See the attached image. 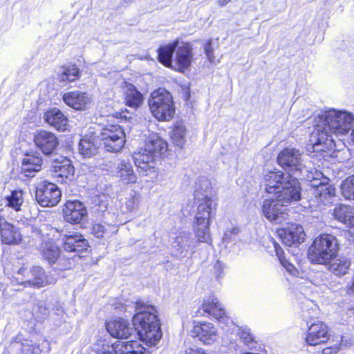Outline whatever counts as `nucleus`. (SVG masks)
I'll return each mask as SVG.
<instances>
[{"mask_svg":"<svg viewBox=\"0 0 354 354\" xmlns=\"http://www.w3.org/2000/svg\"><path fill=\"white\" fill-rule=\"evenodd\" d=\"M61 246L67 253L77 254L87 252L90 248L88 241L79 232H68L62 235Z\"/></svg>","mask_w":354,"mask_h":354,"instance_id":"nucleus-16","label":"nucleus"},{"mask_svg":"<svg viewBox=\"0 0 354 354\" xmlns=\"http://www.w3.org/2000/svg\"><path fill=\"white\" fill-rule=\"evenodd\" d=\"M112 116L120 122H129L132 118L129 111L126 108L122 109L119 111L113 113Z\"/></svg>","mask_w":354,"mask_h":354,"instance_id":"nucleus-42","label":"nucleus"},{"mask_svg":"<svg viewBox=\"0 0 354 354\" xmlns=\"http://www.w3.org/2000/svg\"><path fill=\"white\" fill-rule=\"evenodd\" d=\"M179 44L180 40L176 39L169 44L160 46L156 50L158 62L165 67L172 69L173 55Z\"/></svg>","mask_w":354,"mask_h":354,"instance_id":"nucleus-29","label":"nucleus"},{"mask_svg":"<svg viewBox=\"0 0 354 354\" xmlns=\"http://www.w3.org/2000/svg\"><path fill=\"white\" fill-rule=\"evenodd\" d=\"M185 354H207L203 348H188L185 350Z\"/></svg>","mask_w":354,"mask_h":354,"instance_id":"nucleus-50","label":"nucleus"},{"mask_svg":"<svg viewBox=\"0 0 354 354\" xmlns=\"http://www.w3.org/2000/svg\"><path fill=\"white\" fill-rule=\"evenodd\" d=\"M41 254L44 260L51 266L56 264V269L64 271L74 266L73 258L62 255L61 248L53 241H45L41 248Z\"/></svg>","mask_w":354,"mask_h":354,"instance_id":"nucleus-10","label":"nucleus"},{"mask_svg":"<svg viewBox=\"0 0 354 354\" xmlns=\"http://www.w3.org/2000/svg\"><path fill=\"white\" fill-rule=\"evenodd\" d=\"M239 337L241 339V341L245 344H249L254 342V338L252 335L250 333L245 330H242L240 332Z\"/></svg>","mask_w":354,"mask_h":354,"instance_id":"nucleus-45","label":"nucleus"},{"mask_svg":"<svg viewBox=\"0 0 354 354\" xmlns=\"http://www.w3.org/2000/svg\"><path fill=\"white\" fill-rule=\"evenodd\" d=\"M191 97L190 91L189 87H184L182 89V98L186 102H187Z\"/></svg>","mask_w":354,"mask_h":354,"instance_id":"nucleus-51","label":"nucleus"},{"mask_svg":"<svg viewBox=\"0 0 354 354\" xmlns=\"http://www.w3.org/2000/svg\"><path fill=\"white\" fill-rule=\"evenodd\" d=\"M274 249L276 255L277 256L280 263L286 259L284 255V252L279 244L276 243L274 245Z\"/></svg>","mask_w":354,"mask_h":354,"instance_id":"nucleus-49","label":"nucleus"},{"mask_svg":"<svg viewBox=\"0 0 354 354\" xmlns=\"http://www.w3.org/2000/svg\"><path fill=\"white\" fill-rule=\"evenodd\" d=\"M43 165V158L40 154L36 152L28 153L22 160L21 172L26 176L41 170Z\"/></svg>","mask_w":354,"mask_h":354,"instance_id":"nucleus-31","label":"nucleus"},{"mask_svg":"<svg viewBox=\"0 0 354 354\" xmlns=\"http://www.w3.org/2000/svg\"><path fill=\"white\" fill-rule=\"evenodd\" d=\"M175 50V65L172 69L184 73L190 68L194 59L192 46L189 41H181Z\"/></svg>","mask_w":354,"mask_h":354,"instance_id":"nucleus-18","label":"nucleus"},{"mask_svg":"<svg viewBox=\"0 0 354 354\" xmlns=\"http://www.w3.org/2000/svg\"><path fill=\"white\" fill-rule=\"evenodd\" d=\"M5 273L13 282L24 287L40 288L49 283L44 269L39 266H34L27 271L18 261L10 262L5 267Z\"/></svg>","mask_w":354,"mask_h":354,"instance_id":"nucleus-4","label":"nucleus"},{"mask_svg":"<svg viewBox=\"0 0 354 354\" xmlns=\"http://www.w3.org/2000/svg\"><path fill=\"white\" fill-rule=\"evenodd\" d=\"M328 129L322 124H316L309 138L310 145L315 148L319 145H324V147L320 150L326 151V149L333 145V140Z\"/></svg>","mask_w":354,"mask_h":354,"instance_id":"nucleus-27","label":"nucleus"},{"mask_svg":"<svg viewBox=\"0 0 354 354\" xmlns=\"http://www.w3.org/2000/svg\"><path fill=\"white\" fill-rule=\"evenodd\" d=\"M41 350L38 344H30L28 346L26 354H40Z\"/></svg>","mask_w":354,"mask_h":354,"instance_id":"nucleus-48","label":"nucleus"},{"mask_svg":"<svg viewBox=\"0 0 354 354\" xmlns=\"http://www.w3.org/2000/svg\"><path fill=\"white\" fill-rule=\"evenodd\" d=\"M91 230V234L98 239L103 238L105 234L107 232L106 225L100 222L93 223L92 224Z\"/></svg>","mask_w":354,"mask_h":354,"instance_id":"nucleus-41","label":"nucleus"},{"mask_svg":"<svg viewBox=\"0 0 354 354\" xmlns=\"http://www.w3.org/2000/svg\"><path fill=\"white\" fill-rule=\"evenodd\" d=\"M61 198L62 192L54 183L43 180L35 187V198L41 207H55L60 202Z\"/></svg>","mask_w":354,"mask_h":354,"instance_id":"nucleus-12","label":"nucleus"},{"mask_svg":"<svg viewBox=\"0 0 354 354\" xmlns=\"http://www.w3.org/2000/svg\"><path fill=\"white\" fill-rule=\"evenodd\" d=\"M203 50L209 62H214L215 59L214 54V48L212 46V39H209L205 41L203 45Z\"/></svg>","mask_w":354,"mask_h":354,"instance_id":"nucleus-43","label":"nucleus"},{"mask_svg":"<svg viewBox=\"0 0 354 354\" xmlns=\"http://www.w3.org/2000/svg\"><path fill=\"white\" fill-rule=\"evenodd\" d=\"M81 77V71L76 64H64L60 66L57 75L59 82L66 85L75 82Z\"/></svg>","mask_w":354,"mask_h":354,"instance_id":"nucleus-32","label":"nucleus"},{"mask_svg":"<svg viewBox=\"0 0 354 354\" xmlns=\"http://www.w3.org/2000/svg\"><path fill=\"white\" fill-rule=\"evenodd\" d=\"M340 187L342 194L346 200H354V174L345 178Z\"/></svg>","mask_w":354,"mask_h":354,"instance_id":"nucleus-40","label":"nucleus"},{"mask_svg":"<svg viewBox=\"0 0 354 354\" xmlns=\"http://www.w3.org/2000/svg\"><path fill=\"white\" fill-rule=\"evenodd\" d=\"M192 332L194 337L198 338L205 344H210L217 336V331L214 324L208 322L196 323Z\"/></svg>","mask_w":354,"mask_h":354,"instance_id":"nucleus-25","label":"nucleus"},{"mask_svg":"<svg viewBox=\"0 0 354 354\" xmlns=\"http://www.w3.org/2000/svg\"><path fill=\"white\" fill-rule=\"evenodd\" d=\"M167 148V142L159 137L146 140L145 146L132 154L139 175L156 176L158 171L156 158L165 155Z\"/></svg>","mask_w":354,"mask_h":354,"instance_id":"nucleus-3","label":"nucleus"},{"mask_svg":"<svg viewBox=\"0 0 354 354\" xmlns=\"http://www.w3.org/2000/svg\"><path fill=\"white\" fill-rule=\"evenodd\" d=\"M169 138L174 146L179 149L184 148L186 143L187 129L183 121H176L171 125Z\"/></svg>","mask_w":354,"mask_h":354,"instance_id":"nucleus-33","label":"nucleus"},{"mask_svg":"<svg viewBox=\"0 0 354 354\" xmlns=\"http://www.w3.org/2000/svg\"><path fill=\"white\" fill-rule=\"evenodd\" d=\"M344 291L347 295L351 296L354 295V274L345 286Z\"/></svg>","mask_w":354,"mask_h":354,"instance_id":"nucleus-47","label":"nucleus"},{"mask_svg":"<svg viewBox=\"0 0 354 354\" xmlns=\"http://www.w3.org/2000/svg\"><path fill=\"white\" fill-rule=\"evenodd\" d=\"M135 309L132 323L139 339L148 346L156 345L162 337V332L156 308L138 299L135 302Z\"/></svg>","mask_w":354,"mask_h":354,"instance_id":"nucleus-1","label":"nucleus"},{"mask_svg":"<svg viewBox=\"0 0 354 354\" xmlns=\"http://www.w3.org/2000/svg\"><path fill=\"white\" fill-rule=\"evenodd\" d=\"M148 106L152 116L159 122L171 121L176 114L174 97L165 88L159 87L151 93Z\"/></svg>","mask_w":354,"mask_h":354,"instance_id":"nucleus-7","label":"nucleus"},{"mask_svg":"<svg viewBox=\"0 0 354 354\" xmlns=\"http://www.w3.org/2000/svg\"><path fill=\"white\" fill-rule=\"evenodd\" d=\"M351 140L354 145V129L352 130V132H351Z\"/></svg>","mask_w":354,"mask_h":354,"instance_id":"nucleus-54","label":"nucleus"},{"mask_svg":"<svg viewBox=\"0 0 354 354\" xmlns=\"http://www.w3.org/2000/svg\"><path fill=\"white\" fill-rule=\"evenodd\" d=\"M338 250L337 238L331 234L322 233L310 245L307 257L311 263L327 265L337 257Z\"/></svg>","mask_w":354,"mask_h":354,"instance_id":"nucleus-6","label":"nucleus"},{"mask_svg":"<svg viewBox=\"0 0 354 354\" xmlns=\"http://www.w3.org/2000/svg\"><path fill=\"white\" fill-rule=\"evenodd\" d=\"M115 349L120 354H149L148 350L137 340L120 342Z\"/></svg>","mask_w":354,"mask_h":354,"instance_id":"nucleus-36","label":"nucleus"},{"mask_svg":"<svg viewBox=\"0 0 354 354\" xmlns=\"http://www.w3.org/2000/svg\"><path fill=\"white\" fill-rule=\"evenodd\" d=\"M331 337L330 329L328 324L319 319L307 322V330L304 342L309 346H317L326 344Z\"/></svg>","mask_w":354,"mask_h":354,"instance_id":"nucleus-11","label":"nucleus"},{"mask_svg":"<svg viewBox=\"0 0 354 354\" xmlns=\"http://www.w3.org/2000/svg\"><path fill=\"white\" fill-rule=\"evenodd\" d=\"M122 88L126 106L134 109L142 106L144 102L143 94L133 84L124 82Z\"/></svg>","mask_w":354,"mask_h":354,"instance_id":"nucleus-26","label":"nucleus"},{"mask_svg":"<svg viewBox=\"0 0 354 354\" xmlns=\"http://www.w3.org/2000/svg\"><path fill=\"white\" fill-rule=\"evenodd\" d=\"M277 161L283 169L290 171L301 170L300 154L295 149L286 147L283 149L277 157Z\"/></svg>","mask_w":354,"mask_h":354,"instance_id":"nucleus-24","label":"nucleus"},{"mask_svg":"<svg viewBox=\"0 0 354 354\" xmlns=\"http://www.w3.org/2000/svg\"><path fill=\"white\" fill-rule=\"evenodd\" d=\"M341 344L337 343L334 345L326 346L322 348L321 354H337L340 350Z\"/></svg>","mask_w":354,"mask_h":354,"instance_id":"nucleus-44","label":"nucleus"},{"mask_svg":"<svg viewBox=\"0 0 354 354\" xmlns=\"http://www.w3.org/2000/svg\"><path fill=\"white\" fill-rule=\"evenodd\" d=\"M64 221L71 225L83 223L88 218V210L84 203L77 199L66 200L61 207Z\"/></svg>","mask_w":354,"mask_h":354,"instance_id":"nucleus-13","label":"nucleus"},{"mask_svg":"<svg viewBox=\"0 0 354 354\" xmlns=\"http://www.w3.org/2000/svg\"><path fill=\"white\" fill-rule=\"evenodd\" d=\"M50 171L60 184H69L74 180V166L72 161L66 156H59L53 160Z\"/></svg>","mask_w":354,"mask_h":354,"instance_id":"nucleus-14","label":"nucleus"},{"mask_svg":"<svg viewBox=\"0 0 354 354\" xmlns=\"http://www.w3.org/2000/svg\"><path fill=\"white\" fill-rule=\"evenodd\" d=\"M45 122L58 131L64 132L69 127L68 118L57 108H50L44 113Z\"/></svg>","mask_w":354,"mask_h":354,"instance_id":"nucleus-28","label":"nucleus"},{"mask_svg":"<svg viewBox=\"0 0 354 354\" xmlns=\"http://www.w3.org/2000/svg\"><path fill=\"white\" fill-rule=\"evenodd\" d=\"M98 137L102 147L109 153L120 152L126 144L124 129L118 124H106L100 129Z\"/></svg>","mask_w":354,"mask_h":354,"instance_id":"nucleus-8","label":"nucleus"},{"mask_svg":"<svg viewBox=\"0 0 354 354\" xmlns=\"http://www.w3.org/2000/svg\"><path fill=\"white\" fill-rule=\"evenodd\" d=\"M353 225L349 226V229L351 230V233L354 235V222H352Z\"/></svg>","mask_w":354,"mask_h":354,"instance_id":"nucleus-53","label":"nucleus"},{"mask_svg":"<svg viewBox=\"0 0 354 354\" xmlns=\"http://www.w3.org/2000/svg\"><path fill=\"white\" fill-rule=\"evenodd\" d=\"M196 210L194 221V230L200 243H209L211 241L209 227L214 212L216 209L217 204L212 198L207 195L201 199H196Z\"/></svg>","mask_w":354,"mask_h":354,"instance_id":"nucleus-5","label":"nucleus"},{"mask_svg":"<svg viewBox=\"0 0 354 354\" xmlns=\"http://www.w3.org/2000/svg\"><path fill=\"white\" fill-rule=\"evenodd\" d=\"M64 102L76 111H85L89 108L91 97L86 92L73 91L62 95Z\"/></svg>","mask_w":354,"mask_h":354,"instance_id":"nucleus-22","label":"nucleus"},{"mask_svg":"<svg viewBox=\"0 0 354 354\" xmlns=\"http://www.w3.org/2000/svg\"><path fill=\"white\" fill-rule=\"evenodd\" d=\"M266 192L274 194L278 201L290 204L301 199V185L299 179L280 170L269 171L264 176Z\"/></svg>","mask_w":354,"mask_h":354,"instance_id":"nucleus-2","label":"nucleus"},{"mask_svg":"<svg viewBox=\"0 0 354 354\" xmlns=\"http://www.w3.org/2000/svg\"><path fill=\"white\" fill-rule=\"evenodd\" d=\"M310 187L313 189V195L319 206L330 203V201L336 196V188L330 183L328 178L321 179L317 184L312 183Z\"/></svg>","mask_w":354,"mask_h":354,"instance_id":"nucleus-19","label":"nucleus"},{"mask_svg":"<svg viewBox=\"0 0 354 354\" xmlns=\"http://www.w3.org/2000/svg\"><path fill=\"white\" fill-rule=\"evenodd\" d=\"M318 118L319 122L332 134L344 135L352 127L353 118L346 111L330 109L319 115Z\"/></svg>","mask_w":354,"mask_h":354,"instance_id":"nucleus-9","label":"nucleus"},{"mask_svg":"<svg viewBox=\"0 0 354 354\" xmlns=\"http://www.w3.org/2000/svg\"><path fill=\"white\" fill-rule=\"evenodd\" d=\"M281 264L286 268V270L292 274H295L298 272L297 269L295 267V266L289 262L287 259L284 260L281 263Z\"/></svg>","mask_w":354,"mask_h":354,"instance_id":"nucleus-46","label":"nucleus"},{"mask_svg":"<svg viewBox=\"0 0 354 354\" xmlns=\"http://www.w3.org/2000/svg\"><path fill=\"white\" fill-rule=\"evenodd\" d=\"M99 137L86 135L82 138L79 142V151L84 158H91L99 153Z\"/></svg>","mask_w":354,"mask_h":354,"instance_id":"nucleus-30","label":"nucleus"},{"mask_svg":"<svg viewBox=\"0 0 354 354\" xmlns=\"http://www.w3.org/2000/svg\"><path fill=\"white\" fill-rule=\"evenodd\" d=\"M277 232L282 243L288 247L298 246L306 237L303 227L295 223H288L286 227L279 228Z\"/></svg>","mask_w":354,"mask_h":354,"instance_id":"nucleus-17","label":"nucleus"},{"mask_svg":"<svg viewBox=\"0 0 354 354\" xmlns=\"http://www.w3.org/2000/svg\"><path fill=\"white\" fill-rule=\"evenodd\" d=\"M105 327L109 334L114 338L127 339L132 333L128 319L121 317L112 318L105 322Z\"/></svg>","mask_w":354,"mask_h":354,"instance_id":"nucleus-21","label":"nucleus"},{"mask_svg":"<svg viewBox=\"0 0 354 354\" xmlns=\"http://www.w3.org/2000/svg\"><path fill=\"white\" fill-rule=\"evenodd\" d=\"M197 313L201 316L207 315L219 321L227 318L225 310L215 297H209L204 299L198 309Z\"/></svg>","mask_w":354,"mask_h":354,"instance_id":"nucleus-23","label":"nucleus"},{"mask_svg":"<svg viewBox=\"0 0 354 354\" xmlns=\"http://www.w3.org/2000/svg\"><path fill=\"white\" fill-rule=\"evenodd\" d=\"M279 201L278 199L272 198L266 199L263 201L262 212L268 220L275 221L283 214L280 208L281 205H279Z\"/></svg>","mask_w":354,"mask_h":354,"instance_id":"nucleus-37","label":"nucleus"},{"mask_svg":"<svg viewBox=\"0 0 354 354\" xmlns=\"http://www.w3.org/2000/svg\"><path fill=\"white\" fill-rule=\"evenodd\" d=\"M33 142L35 147L45 156L53 154L59 144L55 133L45 129H39L35 132Z\"/></svg>","mask_w":354,"mask_h":354,"instance_id":"nucleus-15","label":"nucleus"},{"mask_svg":"<svg viewBox=\"0 0 354 354\" xmlns=\"http://www.w3.org/2000/svg\"><path fill=\"white\" fill-rule=\"evenodd\" d=\"M332 215L338 222L344 224L348 227L354 222V211L348 205L337 204L333 209Z\"/></svg>","mask_w":354,"mask_h":354,"instance_id":"nucleus-34","label":"nucleus"},{"mask_svg":"<svg viewBox=\"0 0 354 354\" xmlns=\"http://www.w3.org/2000/svg\"><path fill=\"white\" fill-rule=\"evenodd\" d=\"M4 209H0V239L3 244L17 245L22 241V235L19 230L8 222L3 216Z\"/></svg>","mask_w":354,"mask_h":354,"instance_id":"nucleus-20","label":"nucleus"},{"mask_svg":"<svg viewBox=\"0 0 354 354\" xmlns=\"http://www.w3.org/2000/svg\"><path fill=\"white\" fill-rule=\"evenodd\" d=\"M117 174L120 180L124 184H135L137 183V176L129 161L121 160L117 167Z\"/></svg>","mask_w":354,"mask_h":354,"instance_id":"nucleus-35","label":"nucleus"},{"mask_svg":"<svg viewBox=\"0 0 354 354\" xmlns=\"http://www.w3.org/2000/svg\"><path fill=\"white\" fill-rule=\"evenodd\" d=\"M231 0H218V4L220 6H226L228 3L230 2Z\"/></svg>","mask_w":354,"mask_h":354,"instance_id":"nucleus-52","label":"nucleus"},{"mask_svg":"<svg viewBox=\"0 0 354 354\" xmlns=\"http://www.w3.org/2000/svg\"><path fill=\"white\" fill-rule=\"evenodd\" d=\"M351 265V261L350 259H337L330 265L329 268L333 274L341 277L348 272Z\"/></svg>","mask_w":354,"mask_h":354,"instance_id":"nucleus-39","label":"nucleus"},{"mask_svg":"<svg viewBox=\"0 0 354 354\" xmlns=\"http://www.w3.org/2000/svg\"><path fill=\"white\" fill-rule=\"evenodd\" d=\"M23 195L24 192L21 189L12 190L10 194L5 198L7 201L6 206L16 212L20 211L24 202Z\"/></svg>","mask_w":354,"mask_h":354,"instance_id":"nucleus-38","label":"nucleus"}]
</instances>
